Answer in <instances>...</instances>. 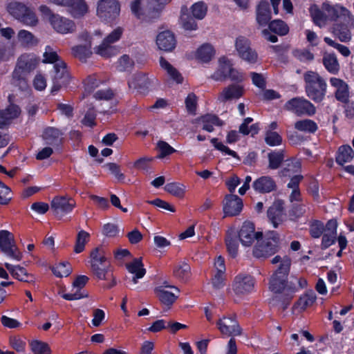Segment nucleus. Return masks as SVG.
I'll return each instance as SVG.
<instances>
[{
	"label": "nucleus",
	"mask_w": 354,
	"mask_h": 354,
	"mask_svg": "<svg viewBox=\"0 0 354 354\" xmlns=\"http://www.w3.org/2000/svg\"><path fill=\"white\" fill-rule=\"evenodd\" d=\"M254 284V279L252 276L240 274L234 278L232 290L237 296H244L252 292Z\"/></svg>",
	"instance_id": "15"
},
{
	"label": "nucleus",
	"mask_w": 354,
	"mask_h": 354,
	"mask_svg": "<svg viewBox=\"0 0 354 354\" xmlns=\"http://www.w3.org/2000/svg\"><path fill=\"white\" fill-rule=\"evenodd\" d=\"M90 234L84 230H81L78 232L74 251L75 253L82 252L85 248L86 243L88 241Z\"/></svg>",
	"instance_id": "48"
},
{
	"label": "nucleus",
	"mask_w": 354,
	"mask_h": 354,
	"mask_svg": "<svg viewBox=\"0 0 354 354\" xmlns=\"http://www.w3.org/2000/svg\"><path fill=\"white\" fill-rule=\"evenodd\" d=\"M216 325L223 335L234 337L242 333V328L236 320L235 316H223L218 320Z\"/></svg>",
	"instance_id": "14"
},
{
	"label": "nucleus",
	"mask_w": 354,
	"mask_h": 354,
	"mask_svg": "<svg viewBox=\"0 0 354 354\" xmlns=\"http://www.w3.org/2000/svg\"><path fill=\"white\" fill-rule=\"evenodd\" d=\"M58 61H63L60 59L57 53L50 46H46L44 53V62L55 64Z\"/></svg>",
	"instance_id": "58"
},
{
	"label": "nucleus",
	"mask_w": 354,
	"mask_h": 354,
	"mask_svg": "<svg viewBox=\"0 0 354 354\" xmlns=\"http://www.w3.org/2000/svg\"><path fill=\"white\" fill-rule=\"evenodd\" d=\"M269 165L268 167L271 169H278L284 160V151H274L268 155Z\"/></svg>",
	"instance_id": "42"
},
{
	"label": "nucleus",
	"mask_w": 354,
	"mask_h": 354,
	"mask_svg": "<svg viewBox=\"0 0 354 354\" xmlns=\"http://www.w3.org/2000/svg\"><path fill=\"white\" fill-rule=\"evenodd\" d=\"M307 96L315 102H321L326 93V81L317 73L308 71L304 75Z\"/></svg>",
	"instance_id": "2"
},
{
	"label": "nucleus",
	"mask_w": 354,
	"mask_h": 354,
	"mask_svg": "<svg viewBox=\"0 0 354 354\" xmlns=\"http://www.w3.org/2000/svg\"><path fill=\"white\" fill-rule=\"evenodd\" d=\"M267 214L274 227L277 228L286 220L284 201L282 200L274 201L272 205L268 208Z\"/></svg>",
	"instance_id": "19"
},
{
	"label": "nucleus",
	"mask_w": 354,
	"mask_h": 354,
	"mask_svg": "<svg viewBox=\"0 0 354 354\" xmlns=\"http://www.w3.org/2000/svg\"><path fill=\"white\" fill-rule=\"evenodd\" d=\"M269 29L279 35H285L289 30L288 26L281 20H274L271 21L269 24Z\"/></svg>",
	"instance_id": "50"
},
{
	"label": "nucleus",
	"mask_w": 354,
	"mask_h": 354,
	"mask_svg": "<svg viewBox=\"0 0 354 354\" xmlns=\"http://www.w3.org/2000/svg\"><path fill=\"white\" fill-rule=\"evenodd\" d=\"M324 40L328 45L336 48L344 57H348L351 54L350 50L346 46L336 43L333 39L327 37H324Z\"/></svg>",
	"instance_id": "62"
},
{
	"label": "nucleus",
	"mask_w": 354,
	"mask_h": 354,
	"mask_svg": "<svg viewBox=\"0 0 354 354\" xmlns=\"http://www.w3.org/2000/svg\"><path fill=\"white\" fill-rule=\"evenodd\" d=\"M330 82L337 89L335 92L336 99L343 103L348 102L349 92L347 84L342 80L336 77H331Z\"/></svg>",
	"instance_id": "27"
},
{
	"label": "nucleus",
	"mask_w": 354,
	"mask_h": 354,
	"mask_svg": "<svg viewBox=\"0 0 354 354\" xmlns=\"http://www.w3.org/2000/svg\"><path fill=\"white\" fill-rule=\"evenodd\" d=\"M53 274L59 277H67L71 272V267L68 262L59 263L52 268Z\"/></svg>",
	"instance_id": "53"
},
{
	"label": "nucleus",
	"mask_w": 354,
	"mask_h": 354,
	"mask_svg": "<svg viewBox=\"0 0 354 354\" xmlns=\"http://www.w3.org/2000/svg\"><path fill=\"white\" fill-rule=\"evenodd\" d=\"M39 62V59L36 57L34 55H22L17 60L15 71L28 75L36 68Z\"/></svg>",
	"instance_id": "21"
},
{
	"label": "nucleus",
	"mask_w": 354,
	"mask_h": 354,
	"mask_svg": "<svg viewBox=\"0 0 354 354\" xmlns=\"http://www.w3.org/2000/svg\"><path fill=\"white\" fill-rule=\"evenodd\" d=\"M191 10L194 18L201 20L206 16L207 6L203 1H198L192 6Z\"/></svg>",
	"instance_id": "46"
},
{
	"label": "nucleus",
	"mask_w": 354,
	"mask_h": 354,
	"mask_svg": "<svg viewBox=\"0 0 354 354\" xmlns=\"http://www.w3.org/2000/svg\"><path fill=\"white\" fill-rule=\"evenodd\" d=\"M285 109L292 111L298 116L313 115L316 112L315 106L304 97H296L288 100L284 105Z\"/></svg>",
	"instance_id": "7"
},
{
	"label": "nucleus",
	"mask_w": 354,
	"mask_h": 354,
	"mask_svg": "<svg viewBox=\"0 0 354 354\" xmlns=\"http://www.w3.org/2000/svg\"><path fill=\"white\" fill-rule=\"evenodd\" d=\"M211 142L213 144L214 147L222 151V152H225V153L230 155V156H232V157L238 159V160H240V158L239 156H238V154L236 153V152H235L234 151H232L231 150L229 147H227V146L224 145L223 143L221 142H218V138H212L211 140Z\"/></svg>",
	"instance_id": "63"
},
{
	"label": "nucleus",
	"mask_w": 354,
	"mask_h": 354,
	"mask_svg": "<svg viewBox=\"0 0 354 354\" xmlns=\"http://www.w3.org/2000/svg\"><path fill=\"white\" fill-rule=\"evenodd\" d=\"M244 93L242 86L232 84L225 87L218 95V100L221 102H225L234 99L240 98Z\"/></svg>",
	"instance_id": "26"
},
{
	"label": "nucleus",
	"mask_w": 354,
	"mask_h": 354,
	"mask_svg": "<svg viewBox=\"0 0 354 354\" xmlns=\"http://www.w3.org/2000/svg\"><path fill=\"white\" fill-rule=\"evenodd\" d=\"M122 34V29L117 28L113 30L106 37H105L102 43L95 48V53L105 57L114 55L116 53V48L111 46V44L118 41Z\"/></svg>",
	"instance_id": "11"
},
{
	"label": "nucleus",
	"mask_w": 354,
	"mask_h": 354,
	"mask_svg": "<svg viewBox=\"0 0 354 354\" xmlns=\"http://www.w3.org/2000/svg\"><path fill=\"white\" fill-rule=\"evenodd\" d=\"M66 6L68 12L75 18L82 17L88 11V6L84 0H71Z\"/></svg>",
	"instance_id": "36"
},
{
	"label": "nucleus",
	"mask_w": 354,
	"mask_h": 354,
	"mask_svg": "<svg viewBox=\"0 0 354 354\" xmlns=\"http://www.w3.org/2000/svg\"><path fill=\"white\" fill-rule=\"evenodd\" d=\"M354 156V151L351 146L342 145L338 149L336 162L340 165L350 162Z\"/></svg>",
	"instance_id": "39"
},
{
	"label": "nucleus",
	"mask_w": 354,
	"mask_h": 354,
	"mask_svg": "<svg viewBox=\"0 0 354 354\" xmlns=\"http://www.w3.org/2000/svg\"><path fill=\"white\" fill-rule=\"evenodd\" d=\"M295 128L300 131L313 133L317 130V125L313 120L305 119L296 122Z\"/></svg>",
	"instance_id": "43"
},
{
	"label": "nucleus",
	"mask_w": 354,
	"mask_h": 354,
	"mask_svg": "<svg viewBox=\"0 0 354 354\" xmlns=\"http://www.w3.org/2000/svg\"><path fill=\"white\" fill-rule=\"evenodd\" d=\"M156 44L160 50L171 52L176 48V40L171 31L165 30L157 35Z\"/></svg>",
	"instance_id": "22"
},
{
	"label": "nucleus",
	"mask_w": 354,
	"mask_h": 354,
	"mask_svg": "<svg viewBox=\"0 0 354 354\" xmlns=\"http://www.w3.org/2000/svg\"><path fill=\"white\" fill-rule=\"evenodd\" d=\"M53 67L55 75L53 77L51 93L55 94L62 87L66 86L69 83L71 76L64 61H58Z\"/></svg>",
	"instance_id": "9"
},
{
	"label": "nucleus",
	"mask_w": 354,
	"mask_h": 354,
	"mask_svg": "<svg viewBox=\"0 0 354 354\" xmlns=\"http://www.w3.org/2000/svg\"><path fill=\"white\" fill-rule=\"evenodd\" d=\"M157 147L160 151L157 158L162 159L167 156H169L176 151L167 142L165 141H159L157 144Z\"/></svg>",
	"instance_id": "56"
},
{
	"label": "nucleus",
	"mask_w": 354,
	"mask_h": 354,
	"mask_svg": "<svg viewBox=\"0 0 354 354\" xmlns=\"http://www.w3.org/2000/svg\"><path fill=\"white\" fill-rule=\"evenodd\" d=\"M120 6L117 0H100L98 1L97 15L102 20L111 22L120 14Z\"/></svg>",
	"instance_id": "8"
},
{
	"label": "nucleus",
	"mask_w": 354,
	"mask_h": 354,
	"mask_svg": "<svg viewBox=\"0 0 354 354\" xmlns=\"http://www.w3.org/2000/svg\"><path fill=\"white\" fill-rule=\"evenodd\" d=\"M89 279L86 275H80L73 283V290L71 293H66L62 295V297L69 301L77 300L82 298H86L88 297L87 292L84 290L82 291V288L88 281Z\"/></svg>",
	"instance_id": "18"
},
{
	"label": "nucleus",
	"mask_w": 354,
	"mask_h": 354,
	"mask_svg": "<svg viewBox=\"0 0 354 354\" xmlns=\"http://www.w3.org/2000/svg\"><path fill=\"white\" fill-rule=\"evenodd\" d=\"M165 189L167 192L177 197H183L184 195L183 185L178 183H168L165 185Z\"/></svg>",
	"instance_id": "55"
},
{
	"label": "nucleus",
	"mask_w": 354,
	"mask_h": 354,
	"mask_svg": "<svg viewBox=\"0 0 354 354\" xmlns=\"http://www.w3.org/2000/svg\"><path fill=\"white\" fill-rule=\"evenodd\" d=\"M18 39L24 46H33L37 42L34 35L25 30H21L19 32Z\"/></svg>",
	"instance_id": "51"
},
{
	"label": "nucleus",
	"mask_w": 354,
	"mask_h": 354,
	"mask_svg": "<svg viewBox=\"0 0 354 354\" xmlns=\"http://www.w3.org/2000/svg\"><path fill=\"white\" fill-rule=\"evenodd\" d=\"M26 75L17 71H14L12 73L13 84L18 86L21 91H26L29 87Z\"/></svg>",
	"instance_id": "49"
},
{
	"label": "nucleus",
	"mask_w": 354,
	"mask_h": 354,
	"mask_svg": "<svg viewBox=\"0 0 354 354\" xmlns=\"http://www.w3.org/2000/svg\"><path fill=\"white\" fill-rule=\"evenodd\" d=\"M75 205L73 199L66 196H56L50 203L51 209L53 210L54 214L59 217H62L71 212L75 207Z\"/></svg>",
	"instance_id": "17"
},
{
	"label": "nucleus",
	"mask_w": 354,
	"mask_h": 354,
	"mask_svg": "<svg viewBox=\"0 0 354 354\" xmlns=\"http://www.w3.org/2000/svg\"><path fill=\"white\" fill-rule=\"evenodd\" d=\"M181 21L183 27L185 30H194L197 29V23L195 21L194 17L189 16L188 14L184 13L183 8H182Z\"/></svg>",
	"instance_id": "54"
},
{
	"label": "nucleus",
	"mask_w": 354,
	"mask_h": 354,
	"mask_svg": "<svg viewBox=\"0 0 354 354\" xmlns=\"http://www.w3.org/2000/svg\"><path fill=\"white\" fill-rule=\"evenodd\" d=\"M271 19L269 3L266 0L260 1L257 8V21L261 26H266Z\"/></svg>",
	"instance_id": "33"
},
{
	"label": "nucleus",
	"mask_w": 354,
	"mask_h": 354,
	"mask_svg": "<svg viewBox=\"0 0 354 354\" xmlns=\"http://www.w3.org/2000/svg\"><path fill=\"white\" fill-rule=\"evenodd\" d=\"M289 261L286 259L283 264L279 265L276 272L272 275L270 290L276 295L270 299V304L283 310L287 308L292 301L297 288L292 281H288Z\"/></svg>",
	"instance_id": "1"
},
{
	"label": "nucleus",
	"mask_w": 354,
	"mask_h": 354,
	"mask_svg": "<svg viewBox=\"0 0 354 354\" xmlns=\"http://www.w3.org/2000/svg\"><path fill=\"white\" fill-rule=\"evenodd\" d=\"M265 142L270 146H277L281 145L282 138L278 133L270 130L266 133Z\"/></svg>",
	"instance_id": "59"
},
{
	"label": "nucleus",
	"mask_w": 354,
	"mask_h": 354,
	"mask_svg": "<svg viewBox=\"0 0 354 354\" xmlns=\"http://www.w3.org/2000/svg\"><path fill=\"white\" fill-rule=\"evenodd\" d=\"M235 46L239 56L243 59L252 64L257 62V53L250 47V42L247 38L244 37H238L236 40Z\"/></svg>",
	"instance_id": "16"
},
{
	"label": "nucleus",
	"mask_w": 354,
	"mask_h": 354,
	"mask_svg": "<svg viewBox=\"0 0 354 354\" xmlns=\"http://www.w3.org/2000/svg\"><path fill=\"white\" fill-rule=\"evenodd\" d=\"M50 24L57 32L62 34L72 32L75 28V24L73 21L60 17L58 15L52 17Z\"/></svg>",
	"instance_id": "24"
},
{
	"label": "nucleus",
	"mask_w": 354,
	"mask_h": 354,
	"mask_svg": "<svg viewBox=\"0 0 354 354\" xmlns=\"http://www.w3.org/2000/svg\"><path fill=\"white\" fill-rule=\"evenodd\" d=\"M5 267L12 274V276L18 279L19 281L32 283L34 282V277L32 274L28 273L26 270L20 266H13L8 263H5Z\"/></svg>",
	"instance_id": "29"
},
{
	"label": "nucleus",
	"mask_w": 354,
	"mask_h": 354,
	"mask_svg": "<svg viewBox=\"0 0 354 354\" xmlns=\"http://www.w3.org/2000/svg\"><path fill=\"white\" fill-rule=\"evenodd\" d=\"M43 139L46 145L59 147L64 140L63 133L55 127H48L43 133Z\"/></svg>",
	"instance_id": "25"
},
{
	"label": "nucleus",
	"mask_w": 354,
	"mask_h": 354,
	"mask_svg": "<svg viewBox=\"0 0 354 354\" xmlns=\"http://www.w3.org/2000/svg\"><path fill=\"white\" fill-rule=\"evenodd\" d=\"M20 112V108L15 104H10L5 110L0 111V129L7 127L10 120L19 116Z\"/></svg>",
	"instance_id": "30"
},
{
	"label": "nucleus",
	"mask_w": 354,
	"mask_h": 354,
	"mask_svg": "<svg viewBox=\"0 0 354 354\" xmlns=\"http://www.w3.org/2000/svg\"><path fill=\"white\" fill-rule=\"evenodd\" d=\"M154 292L160 301L166 306H171L178 298L174 292L166 290L162 286L156 287Z\"/></svg>",
	"instance_id": "37"
},
{
	"label": "nucleus",
	"mask_w": 354,
	"mask_h": 354,
	"mask_svg": "<svg viewBox=\"0 0 354 354\" xmlns=\"http://www.w3.org/2000/svg\"><path fill=\"white\" fill-rule=\"evenodd\" d=\"M252 187L259 193H269L276 189V184L271 177L265 176L254 180Z\"/></svg>",
	"instance_id": "31"
},
{
	"label": "nucleus",
	"mask_w": 354,
	"mask_h": 354,
	"mask_svg": "<svg viewBox=\"0 0 354 354\" xmlns=\"http://www.w3.org/2000/svg\"><path fill=\"white\" fill-rule=\"evenodd\" d=\"M259 239L254 248L253 254L257 258L268 257L276 253L279 248V237L278 234L272 231L263 239Z\"/></svg>",
	"instance_id": "5"
},
{
	"label": "nucleus",
	"mask_w": 354,
	"mask_h": 354,
	"mask_svg": "<svg viewBox=\"0 0 354 354\" xmlns=\"http://www.w3.org/2000/svg\"><path fill=\"white\" fill-rule=\"evenodd\" d=\"M243 201L238 196L228 194L225 198L223 204V212L226 216H236L243 208Z\"/></svg>",
	"instance_id": "20"
},
{
	"label": "nucleus",
	"mask_w": 354,
	"mask_h": 354,
	"mask_svg": "<svg viewBox=\"0 0 354 354\" xmlns=\"http://www.w3.org/2000/svg\"><path fill=\"white\" fill-rule=\"evenodd\" d=\"M7 10L12 16L26 25L35 26L37 23L35 14L21 3H10L8 4Z\"/></svg>",
	"instance_id": "6"
},
{
	"label": "nucleus",
	"mask_w": 354,
	"mask_h": 354,
	"mask_svg": "<svg viewBox=\"0 0 354 354\" xmlns=\"http://www.w3.org/2000/svg\"><path fill=\"white\" fill-rule=\"evenodd\" d=\"M126 268L130 273L133 274L131 279L129 280L133 284H136L138 279L142 278L146 273V270L144 268V265L142 262V258L133 259L131 262L126 264Z\"/></svg>",
	"instance_id": "28"
},
{
	"label": "nucleus",
	"mask_w": 354,
	"mask_h": 354,
	"mask_svg": "<svg viewBox=\"0 0 354 354\" xmlns=\"http://www.w3.org/2000/svg\"><path fill=\"white\" fill-rule=\"evenodd\" d=\"M322 62L326 69L330 73L333 75L338 73L339 71V64L335 54H324Z\"/></svg>",
	"instance_id": "38"
},
{
	"label": "nucleus",
	"mask_w": 354,
	"mask_h": 354,
	"mask_svg": "<svg viewBox=\"0 0 354 354\" xmlns=\"http://www.w3.org/2000/svg\"><path fill=\"white\" fill-rule=\"evenodd\" d=\"M350 28H354V27H351L344 19H340V23L334 25L333 32L341 41L348 42L351 39Z\"/></svg>",
	"instance_id": "34"
},
{
	"label": "nucleus",
	"mask_w": 354,
	"mask_h": 354,
	"mask_svg": "<svg viewBox=\"0 0 354 354\" xmlns=\"http://www.w3.org/2000/svg\"><path fill=\"white\" fill-rule=\"evenodd\" d=\"M88 262L93 274L99 279H106V275L110 267V262L108 261L102 247H97L91 252Z\"/></svg>",
	"instance_id": "4"
},
{
	"label": "nucleus",
	"mask_w": 354,
	"mask_h": 354,
	"mask_svg": "<svg viewBox=\"0 0 354 354\" xmlns=\"http://www.w3.org/2000/svg\"><path fill=\"white\" fill-rule=\"evenodd\" d=\"M324 231V223L319 221H315L310 225V234L313 238L320 237Z\"/></svg>",
	"instance_id": "61"
},
{
	"label": "nucleus",
	"mask_w": 354,
	"mask_h": 354,
	"mask_svg": "<svg viewBox=\"0 0 354 354\" xmlns=\"http://www.w3.org/2000/svg\"><path fill=\"white\" fill-rule=\"evenodd\" d=\"M238 237L243 246L249 247L255 240L263 238L261 232H256L254 224L250 221H245L238 232Z\"/></svg>",
	"instance_id": "13"
},
{
	"label": "nucleus",
	"mask_w": 354,
	"mask_h": 354,
	"mask_svg": "<svg viewBox=\"0 0 354 354\" xmlns=\"http://www.w3.org/2000/svg\"><path fill=\"white\" fill-rule=\"evenodd\" d=\"M171 0H148L146 3L140 7L141 0H134L131 5L132 12L140 17L141 14L145 15L149 20L159 17L163 6L170 2Z\"/></svg>",
	"instance_id": "3"
},
{
	"label": "nucleus",
	"mask_w": 354,
	"mask_h": 354,
	"mask_svg": "<svg viewBox=\"0 0 354 354\" xmlns=\"http://www.w3.org/2000/svg\"><path fill=\"white\" fill-rule=\"evenodd\" d=\"M316 298V295L313 290L308 291L304 295L300 297L295 304L294 308H300L301 310H304L307 307L314 304Z\"/></svg>",
	"instance_id": "41"
},
{
	"label": "nucleus",
	"mask_w": 354,
	"mask_h": 354,
	"mask_svg": "<svg viewBox=\"0 0 354 354\" xmlns=\"http://www.w3.org/2000/svg\"><path fill=\"white\" fill-rule=\"evenodd\" d=\"M0 248L1 251L9 257L20 261L22 254L15 245L14 236L7 230L0 231Z\"/></svg>",
	"instance_id": "10"
},
{
	"label": "nucleus",
	"mask_w": 354,
	"mask_h": 354,
	"mask_svg": "<svg viewBox=\"0 0 354 354\" xmlns=\"http://www.w3.org/2000/svg\"><path fill=\"white\" fill-rule=\"evenodd\" d=\"M189 272L190 266L187 263H183L174 270V273L176 277L184 280L188 277Z\"/></svg>",
	"instance_id": "64"
},
{
	"label": "nucleus",
	"mask_w": 354,
	"mask_h": 354,
	"mask_svg": "<svg viewBox=\"0 0 354 354\" xmlns=\"http://www.w3.org/2000/svg\"><path fill=\"white\" fill-rule=\"evenodd\" d=\"M214 55V48L209 44L203 45L197 51L198 58L204 62H207L211 60Z\"/></svg>",
	"instance_id": "47"
},
{
	"label": "nucleus",
	"mask_w": 354,
	"mask_h": 354,
	"mask_svg": "<svg viewBox=\"0 0 354 354\" xmlns=\"http://www.w3.org/2000/svg\"><path fill=\"white\" fill-rule=\"evenodd\" d=\"M130 88L138 89L140 92L147 91L150 85V80L146 74L142 73H136L133 79L128 82Z\"/></svg>",
	"instance_id": "32"
},
{
	"label": "nucleus",
	"mask_w": 354,
	"mask_h": 354,
	"mask_svg": "<svg viewBox=\"0 0 354 354\" xmlns=\"http://www.w3.org/2000/svg\"><path fill=\"white\" fill-rule=\"evenodd\" d=\"M310 12L313 21L316 25L322 27L326 24L327 21L326 14L323 9L321 10L317 6H313L310 8Z\"/></svg>",
	"instance_id": "44"
},
{
	"label": "nucleus",
	"mask_w": 354,
	"mask_h": 354,
	"mask_svg": "<svg viewBox=\"0 0 354 354\" xmlns=\"http://www.w3.org/2000/svg\"><path fill=\"white\" fill-rule=\"evenodd\" d=\"M160 64L162 68L167 71V73L177 83H182L183 77L181 75L162 57L160 59Z\"/></svg>",
	"instance_id": "45"
},
{
	"label": "nucleus",
	"mask_w": 354,
	"mask_h": 354,
	"mask_svg": "<svg viewBox=\"0 0 354 354\" xmlns=\"http://www.w3.org/2000/svg\"><path fill=\"white\" fill-rule=\"evenodd\" d=\"M306 212L304 205L300 203H292L291 209L289 210V216L291 220H295L302 216Z\"/></svg>",
	"instance_id": "57"
},
{
	"label": "nucleus",
	"mask_w": 354,
	"mask_h": 354,
	"mask_svg": "<svg viewBox=\"0 0 354 354\" xmlns=\"http://www.w3.org/2000/svg\"><path fill=\"white\" fill-rule=\"evenodd\" d=\"M32 350L35 354H50V350L46 343L34 341L31 344Z\"/></svg>",
	"instance_id": "60"
},
{
	"label": "nucleus",
	"mask_w": 354,
	"mask_h": 354,
	"mask_svg": "<svg viewBox=\"0 0 354 354\" xmlns=\"http://www.w3.org/2000/svg\"><path fill=\"white\" fill-rule=\"evenodd\" d=\"M322 9L326 14L327 20L344 19L351 27H354V17L346 8L338 5L333 6L324 3Z\"/></svg>",
	"instance_id": "12"
},
{
	"label": "nucleus",
	"mask_w": 354,
	"mask_h": 354,
	"mask_svg": "<svg viewBox=\"0 0 354 354\" xmlns=\"http://www.w3.org/2000/svg\"><path fill=\"white\" fill-rule=\"evenodd\" d=\"M82 39L86 41V44L83 45H78L72 48L73 55L80 59L81 61L85 62L91 54V42L90 36L87 32L83 33L81 35Z\"/></svg>",
	"instance_id": "23"
},
{
	"label": "nucleus",
	"mask_w": 354,
	"mask_h": 354,
	"mask_svg": "<svg viewBox=\"0 0 354 354\" xmlns=\"http://www.w3.org/2000/svg\"><path fill=\"white\" fill-rule=\"evenodd\" d=\"M219 63V68L212 75V78L216 81H223L227 78V76L232 70V64L225 57L220 58Z\"/></svg>",
	"instance_id": "35"
},
{
	"label": "nucleus",
	"mask_w": 354,
	"mask_h": 354,
	"mask_svg": "<svg viewBox=\"0 0 354 354\" xmlns=\"http://www.w3.org/2000/svg\"><path fill=\"white\" fill-rule=\"evenodd\" d=\"M225 243L230 255L232 257H236L238 254L239 243L236 239V234L232 230L227 232Z\"/></svg>",
	"instance_id": "40"
},
{
	"label": "nucleus",
	"mask_w": 354,
	"mask_h": 354,
	"mask_svg": "<svg viewBox=\"0 0 354 354\" xmlns=\"http://www.w3.org/2000/svg\"><path fill=\"white\" fill-rule=\"evenodd\" d=\"M134 66V62L127 55L120 57L117 62V68L120 71H129Z\"/></svg>",
	"instance_id": "52"
}]
</instances>
